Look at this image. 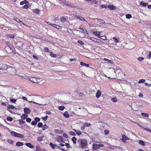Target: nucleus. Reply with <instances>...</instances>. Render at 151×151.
I'll return each mask as SVG.
<instances>
[{
    "instance_id": "obj_11",
    "label": "nucleus",
    "mask_w": 151,
    "mask_h": 151,
    "mask_svg": "<svg viewBox=\"0 0 151 151\" xmlns=\"http://www.w3.org/2000/svg\"><path fill=\"white\" fill-rule=\"evenodd\" d=\"M139 4L140 5H142L143 6H147L148 4L147 3H145L143 1H142L140 2Z\"/></svg>"
},
{
    "instance_id": "obj_53",
    "label": "nucleus",
    "mask_w": 151,
    "mask_h": 151,
    "mask_svg": "<svg viewBox=\"0 0 151 151\" xmlns=\"http://www.w3.org/2000/svg\"><path fill=\"white\" fill-rule=\"evenodd\" d=\"M104 132L105 134L107 135L109 134V131L108 130H104Z\"/></svg>"
},
{
    "instance_id": "obj_62",
    "label": "nucleus",
    "mask_w": 151,
    "mask_h": 151,
    "mask_svg": "<svg viewBox=\"0 0 151 151\" xmlns=\"http://www.w3.org/2000/svg\"><path fill=\"white\" fill-rule=\"evenodd\" d=\"M28 8V6L27 5H24L23 7V8H24V9H27Z\"/></svg>"
},
{
    "instance_id": "obj_28",
    "label": "nucleus",
    "mask_w": 151,
    "mask_h": 151,
    "mask_svg": "<svg viewBox=\"0 0 151 151\" xmlns=\"http://www.w3.org/2000/svg\"><path fill=\"white\" fill-rule=\"evenodd\" d=\"M42 129L43 130H44L48 128V126L46 124H44L43 126L42 127Z\"/></svg>"
},
{
    "instance_id": "obj_21",
    "label": "nucleus",
    "mask_w": 151,
    "mask_h": 151,
    "mask_svg": "<svg viewBox=\"0 0 151 151\" xmlns=\"http://www.w3.org/2000/svg\"><path fill=\"white\" fill-rule=\"evenodd\" d=\"M82 31H81L82 32L86 33L87 34H88V32L87 31L86 29L84 27L82 28Z\"/></svg>"
},
{
    "instance_id": "obj_59",
    "label": "nucleus",
    "mask_w": 151,
    "mask_h": 151,
    "mask_svg": "<svg viewBox=\"0 0 151 151\" xmlns=\"http://www.w3.org/2000/svg\"><path fill=\"white\" fill-rule=\"evenodd\" d=\"M101 7L102 8H107V6H106V5H105L104 4H103V5H102L101 6Z\"/></svg>"
},
{
    "instance_id": "obj_10",
    "label": "nucleus",
    "mask_w": 151,
    "mask_h": 151,
    "mask_svg": "<svg viewBox=\"0 0 151 151\" xmlns=\"http://www.w3.org/2000/svg\"><path fill=\"white\" fill-rule=\"evenodd\" d=\"M30 80L31 82L35 83H37L38 82V81H37V79L34 77H32L30 78Z\"/></svg>"
},
{
    "instance_id": "obj_33",
    "label": "nucleus",
    "mask_w": 151,
    "mask_h": 151,
    "mask_svg": "<svg viewBox=\"0 0 151 151\" xmlns=\"http://www.w3.org/2000/svg\"><path fill=\"white\" fill-rule=\"evenodd\" d=\"M33 11L35 13L39 14V12L40 11V10L38 9H36L34 10Z\"/></svg>"
},
{
    "instance_id": "obj_36",
    "label": "nucleus",
    "mask_w": 151,
    "mask_h": 151,
    "mask_svg": "<svg viewBox=\"0 0 151 151\" xmlns=\"http://www.w3.org/2000/svg\"><path fill=\"white\" fill-rule=\"evenodd\" d=\"M7 142L10 144H12L13 143V141L11 139H8L7 140Z\"/></svg>"
},
{
    "instance_id": "obj_4",
    "label": "nucleus",
    "mask_w": 151,
    "mask_h": 151,
    "mask_svg": "<svg viewBox=\"0 0 151 151\" xmlns=\"http://www.w3.org/2000/svg\"><path fill=\"white\" fill-rule=\"evenodd\" d=\"M107 7L110 9L113 10L116 9V6L114 5H107Z\"/></svg>"
},
{
    "instance_id": "obj_16",
    "label": "nucleus",
    "mask_w": 151,
    "mask_h": 151,
    "mask_svg": "<svg viewBox=\"0 0 151 151\" xmlns=\"http://www.w3.org/2000/svg\"><path fill=\"white\" fill-rule=\"evenodd\" d=\"M57 141L58 142H62L63 141V137L61 136H59L57 138Z\"/></svg>"
},
{
    "instance_id": "obj_55",
    "label": "nucleus",
    "mask_w": 151,
    "mask_h": 151,
    "mask_svg": "<svg viewBox=\"0 0 151 151\" xmlns=\"http://www.w3.org/2000/svg\"><path fill=\"white\" fill-rule=\"evenodd\" d=\"M10 101L12 102L15 103L17 101V100L14 99H11Z\"/></svg>"
},
{
    "instance_id": "obj_6",
    "label": "nucleus",
    "mask_w": 151,
    "mask_h": 151,
    "mask_svg": "<svg viewBox=\"0 0 151 151\" xmlns=\"http://www.w3.org/2000/svg\"><path fill=\"white\" fill-rule=\"evenodd\" d=\"M101 32H99L98 31H93V34H94L96 36H97L99 38H101V37L100 36V33Z\"/></svg>"
},
{
    "instance_id": "obj_63",
    "label": "nucleus",
    "mask_w": 151,
    "mask_h": 151,
    "mask_svg": "<svg viewBox=\"0 0 151 151\" xmlns=\"http://www.w3.org/2000/svg\"><path fill=\"white\" fill-rule=\"evenodd\" d=\"M101 37V38L103 40H106V37L104 36H102Z\"/></svg>"
},
{
    "instance_id": "obj_12",
    "label": "nucleus",
    "mask_w": 151,
    "mask_h": 151,
    "mask_svg": "<svg viewBox=\"0 0 151 151\" xmlns=\"http://www.w3.org/2000/svg\"><path fill=\"white\" fill-rule=\"evenodd\" d=\"M129 138L125 135H122V140L123 142L125 141L126 140H128Z\"/></svg>"
},
{
    "instance_id": "obj_20",
    "label": "nucleus",
    "mask_w": 151,
    "mask_h": 151,
    "mask_svg": "<svg viewBox=\"0 0 151 151\" xmlns=\"http://www.w3.org/2000/svg\"><path fill=\"white\" fill-rule=\"evenodd\" d=\"M17 146H21L23 145V144L22 142H18L16 143V145Z\"/></svg>"
},
{
    "instance_id": "obj_1",
    "label": "nucleus",
    "mask_w": 151,
    "mask_h": 151,
    "mask_svg": "<svg viewBox=\"0 0 151 151\" xmlns=\"http://www.w3.org/2000/svg\"><path fill=\"white\" fill-rule=\"evenodd\" d=\"M11 134L12 136L19 138H23L24 137L23 135L13 131L11 132Z\"/></svg>"
},
{
    "instance_id": "obj_49",
    "label": "nucleus",
    "mask_w": 151,
    "mask_h": 151,
    "mask_svg": "<svg viewBox=\"0 0 151 151\" xmlns=\"http://www.w3.org/2000/svg\"><path fill=\"white\" fill-rule=\"evenodd\" d=\"M38 127H42V124L41 122H39L38 124Z\"/></svg>"
},
{
    "instance_id": "obj_47",
    "label": "nucleus",
    "mask_w": 151,
    "mask_h": 151,
    "mask_svg": "<svg viewBox=\"0 0 151 151\" xmlns=\"http://www.w3.org/2000/svg\"><path fill=\"white\" fill-rule=\"evenodd\" d=\"M84 125L85 127H89L90 126V124L86 123L84 124Z\"/></svg>"
},
{
    "instance_id": "obj_44",
    "label": "nucleus",
    "mask_w": 151,
    "mask_h": 151,
    "mask_svg": "<svg viewBox=\"0 0 151 151\" xmlns=\"http://www.w3.org/2000/svg\"><path fill=\"white\" fill-rule=\"evenodd\" d=\"M19 121L20 124H24L25 123V122L24 121L20 120V119H19Z\"/></svg>"
},
{
    "instance_id": "obj_41",
    "label": "nucleus",
    "mask_w": 151,
    "mask_h": 151,
    "mask_svg": "<svg viewBox=\"0 0 151 151\" xmlns=\"http://www.w3.org/2000/svg\"><path fill=\"white\" fill-rule=\"evenodd\" d=\"M137 59L139 61H142L144 60V58L142 57H139L137 58Z\"/></svg>"
},
{
    "instance_id": "obj_45",
    "label": "nucleus",
    "mask_w": 151,
    "mask_h": 151,
    "mask_svg": "<svg viewBox=\"0 0 151 151\" xmlns=\"http://www.w3.org/2000/svg\"><path fill=\"white\" fill-rule=\"evenodd\" d=\"M69 134L73 136H75L76 135V134L73 131H70L69 132Z\"/></svg>"
},
{
    "instance_id": "obj_32",
    "label": "nucleus",
    "mask_w": 151,
    "mask_h": 151,
    "mask_svg": "<svg viewBox=\"0 0 151 151\" xmlns=\"http://www.w3.org/2000/svg\"><path fill=\"white\" fill-rule=\"evenodd\" d=\"M104 60L105 61H107L109 63H113V61L112 60H109V59H106V58H104Z\"/></svg>"
},
{
    "instance_id": "obj_15",
    "label": "nucleus",
    "mask_w": 151,
    "mask_h": 151,
    "mask_svg": "<svg viewBox=\"0 0 151 151\" xmlns=\"http://www.w3.org/2000/svg\"><path fill=\"white\" fill-rule=\"evenodd\" d=\"M101 95V91L100 90H98L96 94V96L97 98H99Z\"/></svg>"
},
{
    "instance_id": "obj_52",
    "label": "nucleus",
    "mask_w": 151,
    "mask_h": 151,
    "mask_svg": "<svg viewBox=\"0 0 151 151\" xmlns=\"http://www.w3.org/2000/svg\"><path fill=\"white\" fill-rule=\"evenodd\" d=\"M35 120L37 122H39L40 121V119L38 117H36L35 118Z\"/></svg>"
},
{
    "instance_id": "obj_27",
    "label": "nucleus",
    "mask_w": 151,
    "mask_h": 151,
    "mask_svg": "<svg viewBox=\"0 0 151 151\" xmlns=\"http://www.w3.org/2000/svg\"><path fill=\"white\" fill-rule=\"evenodd\" d=\"M139 142L140 145L143 146L145 145L144 142L142 140H139Z\"/></svg>"
},
{
    "instance_id": "obj_57",
    "label": "nucleus",
    "mask_w": 151,
    "mask_h": 151,
    "mask_svg": "<svg viewBox=\"0 0 151 151\" xmlns=\"http://www.w3.org/2000/svg\"><path fill=\"white\" fill-rule=\"evenodd\" d=\"M63 137H64L65 138H67L68 137L67 134L66 133H64L63 134Z\"/></svg>"
},
{
    "instance_id": "obj_64",
    "label": "nucleus",
    "mask_w": 151,
    "mask_h": 151,
    "mask_svg": "<svg viewBox=\"0 0 151 151\" xmlns=\"http://www.w3.org/2000/svg\"><path fill=\"white\" fill-rule=\"evenodd\" d=\"M145 84L146 86H151V84H148L147 83H145Z\"/></svg>"
},
{
    "instance_id": "obj_23",
    "label": "nucleus",
    "mask_w": 151,
    "mask_h": 151,
    "mask_svg": "<svg viewBox=\"0 0 151 151\" xmlns=\"http://www.w3.org/2000/svg\"><path fill=\"white\" fill-rule=\"evenodd\" d=\"M28 3V2L26 0H24V1L21 2L20 4L21 5H23L24 4H27Z\"/></svg>"
},
{
    "instance_id": "obj_25",
    "label": "nucleus",
    "mask_w": 151,
    "mask_h": 151,
    "mask_svg": "<svg viewBox=\"0 0 151 151\" xmlns=\"http://www.w3.org/2000/svg\"><path fill=\"white\" fill-rule=\"evenodd\" d=\"M77 139L76 137H74L72 138V140L74 144H76V141Z\"/></svg>"
},
{
    "instance_id": "obj_19",
    "label": "nucleus",
    "mask_w": 151,
    "mask_h": 151,
    "mask_svg": "<svg viewBox=\"0 0 151 151\" xmlns=\"http://www.w3.org/2000/svg\"><path fill=\"white\" fill-rule=\"evenodd\" d=\"M49 145L53 149H55L56 146L57 147V145H55L52 142L50 143L49 144Z\"/></svg>"
},
{
    "instance_id": "obj_3",
    "label": "nucleus",
    "mask_w": 151,
    "mask_h": 151,
    "mask_svg": "<svg viewBox=\"0 0 151 151\" xmlns=\"http://www.w3.org/2000/svg\"><path fill=\"white\" fill-rule=\"evenodd\" d=\"M8 68L6 64L0 63V70H6Z\"/></svg>"
},
{
    "instance_id": "obj_39",
    "label": "nucleus",
    "mask_w": 151,
    "mask_h": 151,
    "mask_svg": "<svg viewBox=\"0 0 151 151\" xmlns=\"http://www.w3.org/2000/svg\"><path fill=\"white\" fill-rule=\"evenodd\" d=\"M90 1L92 2V3L94 4H97L98 2V1L96 0H90Z\"/></svg>"
},
{
    "instance_id": "obj_8",
    "label": "nucleus",
    "mask_w": 151,
    "mask_h": 151,
    "mask_svg": "<svg viewBox=\"0 0 151 151\" xmlns=\"http://www.w3.org/2000/svg\"><path fill=\"white\" fill-rule=\"evenodd\" d=\"M93 148L94 150H96L99 148V145L96 144H94L93 145Z\"/></svg>"
},
{
    "instance_id": "obj_60",
    "label": "nucleus",
    "mask_w": 151,
    "mask_h": 151,
    "mask_svg": "<svg viewBox=\"0 0 151 151\" xmlns=\"http://www.w3.org/2000/svg\"><path fill=\"white\" fill-rule=\"evenodd\" d=\"M137 125L140 127L142 129H145V128L142 126L141 125H140L139 123H137Z\"/></svg>"
},
{
    "instance_id": "obj_48",
    "label": "nucleus",
    "mask_w": 151,
    "mask_h": 151,
    "mask_svg": "<svg viewBox=\"0 0 151 151\" xmlns=\"http://www.w3.org/2000/svg\"><path fill=\"white\" fill-rule=\"evenodd\" d=\"M7 120L8 121L11 122L12 120V118L10 117L9 116L7 118Z\"/></svg>"
},
{
    "instance_id": "obj_51",
    "label": "nucleus",
    "mask_w": 151,
    "mask_h": 151,
    "mask_svg": "<svg viewBox=\"0 0 151 151\" xmlns=\"http://www.w3.org/2000/svg\"><path fill=\"white\" fill-rule=\"evenodd\" d=\"M31 121V119L29 118H27L26 119V121L27 122H30Z\"/></svg>"
},
{
    "instance_id": "obj_46",
    "label": "nucleus",
    "mask_w": 151,
    "mask_h": 151,
    "mask_svg": "<svg viewBox=\"0 0 151 151\" xmlns=\"http://www.w3.org/2000/svg\"><path fill=\"white\" fill-rule=\"evenodd\" d=\"M65 145L66 147L68 148H71V147H70V144L68 143H66L65 144Z\"/></svg>"
},
{
    "instance_id": "obj_24",
    "label": "nucleus",
    "mask_w": 151,
    "mask_h": 151,
    "mask_svg": "<svg viewBox=\"0 0 151 151\" xmlns=\"http://www.w3.org/2000/svg\"><path fill=\"white\" fill-rule=\"evenodd\" d=\"M27 116H28L27 115L23 114L21 116V118L22 119L24 120L27 117Z\"/></svg>"
},
{
    "instance_id": "obj_38",
    "label": "nucleus",
    "mask_w": 151,
    "mask_h": 151,
    "mask_svg": "<svg viewBox=\"0 0 151 151\" xmlns=\"http://www.w3.org/2000/svg\"><path fill=\"white\" fill-rule=\"evenodd\" d=\"M145 80L144 79H140L138 81V83H144L145 82Z\"/></svg>"
},
{
    "instance_id": "obj_34",
    "label": "nucleus",
    "mask_w": 151,
    "mask_h": 151,
    "mask_svg": "<svg viewBox=\"0 0 151 151\" xmlns=\"http://www.w3.org/2000/svg\"><path fill=\"white\" fill-rule=\"evenodd\" d=\"M76 18L77 19H79L81 21H82L83 19V18L81 16H76Z\"/></svg>"
},
{
    "instance_id": "obj_29",
    "label": "nucleus",
    "mask_w": 151,
    "mask_h": 151,
    "mask_svg": "<svg viewBox=\"0 0 151 151\" xmlns=\"http://www.w3.org/2000/svg\"><path fill=\"white\" fill-rule=\"evenodd\" d=\"M50 55L53 58H56L57 56L56 55L53 54L52 52H51L50 53Z\"/></svg>"
},
{
    "instance_id": "obj_54",
    "label": "nucleus",
    "mask_w": 151,
    "mask_h": 151,
    "mask_svg": "<svg viewBox=\"0 0 151 151\" xmlns=\"http://www.w3.org/2000/svg\"><path fill=\"white\" fill-rule=\"evenodd\" d=\"M113 39L115 40V42H118V40L116 37H113Z\"/></svg>"
},
{
    "instance_id": "obj_13",
    "label": "nucleus",
    "mask_w": 151,
    "mask_h": 151,
    "mask_svg": "<svg viewBox=\"0 0 151 151\" xmlns=\"http://www.w3.org/2000/svg\"><path fill=\"white\" fill-rule=\"evenodd\" d=\"M80 65L82 66H84L86 67H89V65L88 64H86L83 62H81Z\"/></svg>"
},
{
    "instance_id": "obj_37",
    "label": "nucleus",
    "mask_w": 151,
    "mask_h": 151,
    "mask_svg": "<svg viewBox=\"0 0 151 151\" xmlns=\"http://www.w3.org/2000/svg\"><path fill=\"white\" fill-rule=\"evenodd\" d=\"M126 18L127 19H129L132 17V15L130 14H127L126 15Z\"/></svg>"
},
{
    "instance_id": "obj_17",
    "label": "nucleus",
    "mask_w": 151,
    "mask_h": 151,
    "mask_svg": "<svg viewBox=\"0 0 151 151\" xmlns=\"http://www.w3.org/2000/svg\"><path fill=\"white\" fill-rule=\"evenodd\" d=\"M97 19L98 20V23L99 24H104L105 23V22L102 19Z\"/></svg>"
},
{
    "instance_id": "obj_26",
    "label": "nucleus",
    "mask_w": 151,
    "mask_h": 151,
    "mask_svg": "<svg viewBox=\"0 0 151 151\" xmlns=\"http://www.w3.org/2000/svg\"><path fill=\"white\" fill-rule=\"evenodd\" d=\"M73 130L75 131V132L78 135H80L81 134V132L78 130H76L75 129H74Z\"/></svg>"
},
{
    "instance_id": "obj_31",
    "label": "nucleus",
    "mask_w": 151,
    "mask_h": 151,
    "mask_svg": "<svg viewBox=\"0 0 151 151\" xmlns=\"http://www.w3.org/2000/svg\"><path fill=\"white\" fill-rule=\"evenodd\" d=\"M36 149L37 151H41V149L39 145H37L36 146Z\"/></svg>"
},
{
    "instance_id": "obj_61",
    "label": "nucleus",
    "mask_w": 151,
    "mask_h": 151,
    "mask_svg": "<svg viewBox=\"0 0 151 151\" xmlns=\"http://www.w3.org/2000/svg\"><path fill=\"white\" fill-rule=\"evenodd\" d=\"M14 20L15 21H16L18 23L19 22L20 20L17 17H16L15 18H14Z\"/></svg>"
},
{
    "instance_id": "obj_42",
    "label": "nucleus",
    "mask_w": 151,
    "mask_h": 151,
    "mask_svg": "<svg viewBox=\"0 0 151 151\" xmlns=\"http://www.w3.org/2000/svg\"><path fill=\"white\" fill-rule=\"evenodd\" d=\"M111 100L114 102H116L117 101V98L114 97L112 98Z\"/></svg>"
},
{
    "instance_id": "obj_30",
    "label": "nucleus",
    "mask_w": 151,
    "mask_h": 151,
    "mask_svg": "<svg viewBox=\"0 0 151 151\" xmlns=\"http://www.w3.org/2000/svg\"><path fill=\"white\" fill-rule=\"evenodd\" d=\"M141 115L147 117H148L149 116L148 114L146 113H141Z\"/></svg>"
},
{
    "instance_id": "obj_40",
    "label": "nucleus",
    "mask_w": 151,
    "mask_h": 151,
    "mask_svg": "<svg viewBox=\"0 0 151 151\" xmlns=\"http://www.w3.org/2000/svg\"><path fill=\"white\" fill-rule=\"evenodd\" d=\"M48 117L47 116H46L45 117H42V119L45 121L47 120Z\"/></svg>"
},
{
    "instance_id": "obj_35",
    "label": "nucleus",
    "mask_w": 151,
    "mask_h": 151,
    "mask_svg": "<svg viewBox=\"0 0 151 151\" xmlns=\"http://www.w3.org/2000/svg\"><path fill=\"white\" fill-rule=\"evenodd\" d=\"M59 109L61 111H63L65 109V107L63 106H60L58 107Z\"/></svg>"
},
{
    "instance_id": "obj_9",
    "label": "nucleus",
    "mask_w": 151,
    "mask_h": 151,
    "mask_svg": "<svg viewBox=\"0 0 151 151\" xmlns=\"http://www.w3.org/2000/svg\"><path fill=\"white\" fill-rule=\"evenodd\" d=\"M25 145L27 147L31 148H33L35 147V146L33 145L31 143H26Z\"/></svg>"
},
{
    "instance_id": "obj_50",
    "label": "nucleus",
    "mask_w": 151,
    "mask_h": 151,
    "mask_svg": "<svg viewBox=\"0 0 151 151\" xmlns=\"http://www.w3.org/2000/svg\"><path fill=\"white\" fill-rule=\"evenodd\" d=\"M37 122L35 120L32 122L31 124L33 125H35L37 124Z\"/></svg>"
},
{
    "instance_id": "obj_22",
    "label": "nucleus",
    "mask_w": 151,
    "mask_h": 151,
    "mask_svg": "<svg viewBox=\"0 0 151 151\" xmlns=\"http://www.w3.org/2000/svg\"><path fill=\"white\" fill-rule=\"evenodd\" d=\"M63 115L65 117L67 118H68L69 117L68 113L67 111H65V112L64 114H63Z\"/></svg>"
},
{
    "instance_id": "obj_7",
    "label": "nucleus",
    "mask_w": 151,
    "mask_h": 151,
    "mask_svg": "<svg viewBox=\"0 0 151 151\" xmlns=\"http://www.w3.org/2000/svg\"><path fill=\"white\" fill-rule=\"evenodd\" d=\"M52 26L58 29H61L62 28V27L55 24H52Z\"/></svg>"
},
{
    "instance_id": "obj_58",
    "label": "nucleus",
    "mask_w": 151,
    "mask_h": 151,
    "mask_svg": "<svg viewBox=\"0 0 151 151\" xmlns=\"http://www.w3.org/2000/svg\"><path fill=\"white\" fill-rule=\"evenodd\" d=\"M32 57L34 59L36 60H38V57L35 55H33Z\"/></svg>"
},
{
    "instance_id": "obj_14",
    "label": "nucleus",
    "mask_w": 151,
    "mask_h": 151,
    "mask_svg": "<svg viewBox=\"0 0 151 151\" xmlns=\"http://www.w3.org/2000/svg\"><path fill=\"white\" fill-rule=\"evenodd\" d=\"M67 20V18H65L64 17H62L60 19V21L62 23H64L66 22Z\"/></svg>"
},
{
    "instance_id": "obj_56",
    "label": "nucleus",
    "mask_w": 151,
    "mask_h": 151,
    "mask_svg": "<svg viewBox=\"0 0 151 151\" xmlns=\"http://www.w3.org/2000/svg\"><path fill=\"white\" fill-rule=\"evenodd\" d=\"M78 42L79 44H80L81 45H83L84 44L83 42L81 40H78Z\"/></svg>"
},
{
    "instance_id": "obj_18",
    "label": "nucleus",
    "mask_w": 151,
    "mask_h": 151,
    "mask_svg": "<svg viewBox=\"0 0 151 151\" xmlns=\"http://www.w3.org/2000/svg\"><path fill=\"white\" fill-rule=\"evenodd\" d=\"M44 137L43 136L38 137H37V139L39 141L42 142L43 140V138Z\"/></svg>"
},
{
    "instance_id": "obj_2",
    "label": "nucleus",
    "mask_w": 151,
    "mask_h": 151,
    "mask_svg": "<svg viewBox=\"0 0 151 151\" xmlns=\"http://www.w3.org/2000/svg\"><path fill=\"white\" fill-rule=\"evenodd\" d=\"M80 141L81 143L80 147L83 148H85L87 145L86 140V139H80Z\"/></svg>"
},
{
    "instance_id": "obj_5",
    "label": "nucleus",
    "mask_w": 151,
    "mask_h": 151,
    "mask_svg": "<svg viewBox=\"0 0 151 151\" xmlns=\"http://www.w3.org/2000/svg\"><path fill=\"white\" fill-rule=\"evenodd\" d=\"M24 112L25 114H29L30 112V110L29 108L27 107H25L24 109Z\"/></svg>"
},
{
    "instance_id": "obj_43",
    "label": "nucleus",
    "mask_w": 151,
    "mask_h": 151,
    "mask_svg": "<svg viewBox=\"0 0 151 151\" xmlns=\"http://www.w3.org/2000/svg\"><path fill=\"white\" fill-rule=\"evenodd\" d=\"M64 4L65 5H66V6H67L68 7H69V6H70V4L68 3V2L66 1H65V2L64 3Z\"/></svg>"
}]
</instances>
